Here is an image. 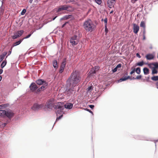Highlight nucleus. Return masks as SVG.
I'll return each mask as SVG.
<instances>
[{"label":"nucleus","instance_id":"1","mask_svg":"<svg viewBox=\"0 0 158 158\" xmlns=\"http://www.w3.org/2000/svg\"><path fill=\"white\" fill-rule=\"evenodd\" d=\"M81 80L79 72L75 71L72 73L67 81V82L69 84L70 86L74 87L79 84Z\"/></svg>","mask_w":158,"mask_h":158},{"label":"nucleus","instance_id":"2","mask_svg":"<svg viewBox=\"0 0 158 158\" xmlns=\"http://www.w3.org/2000/svg\"><path fill=\"white\" fill-rule=\"evenodd\" d=\"M83 27L86 31L90 32L94 30L96 27L92 21L89 19H87L84 22Z\"/></svg>","mask_w":158,"mask_h":158},{"label":"nucleus","instance_id":"3","mask_svg":"<svg viewBox=\"0 0 158 158\" xmlns=\"http://www.w3.org/2000/svg\"><path fill=\"white\" fill-rule=\"evenodd\" d=\"M14 115V113L13 111L10 109L7 110H0V116L3 118L7 117L9 119H11Z\"/></svg>","mask_w":158,"mask_h":158},{"label":"nucleus","instance_id":"4","mask_svg":"<svg viewBox=\"0 0 158 158\" xmlns=\"http://www.w3.org/2000/svg\"><path fill=\"white\" fill-rule=\"evenodd\" d=\"M55 103V100L53 98H52L48 100L45 106L46 108L52 109L54 108Z\"/></svg>","mask_w":158,"mask_h":158},{"label":"nucleus","instance_id":"5","mask_svg":"<svg viewBox=\"0 0 158 158\" xmlns=\"http://www.w3.org/2000/svg\"><path fill=\"white\" fill-rule=\"evenodd\" d=\"M79 41V38L76 35L72 36L70 40V42L71 44L75 45L78 44Z\"/></svg>","mask_w":158,"mask_h":158},{"label":"nucleus","instance_id":"6","mask_svg":"<svg viewBox=\"0 0 158 158\" xmlns=\"http://www.w3.org/2000/svg\"><path fill=\"white\" fill-rule=\"evenodd\" d=\"M23 32L24 31L23 30L17 31L16 33H14V35L12 36V38L13 39H15L20 37L22 35Z\"/></svg>","mask_w":158,"mask_h":158},{"label":"nucleus","instance_id":"7","mask_svg":"<svg viewBox=\"0 0 158 158\" xmlns=\"http://www.w3.org/2000/svg\"><path fill=\"white\" fill-rule=\"evenodd\" d=\"M44 106V105L43 104L39 105L37 104H35L31 108V109L34 110H39L42 108Z\"/></svg>","mask_w":158,"mask_h":158},{"label":"nucleus","instance_id":"8","mask_svg":"<svg viewBox=\"0 0 158 158\" xmlns=\"http://www.w3.org/2000/svg\"><path fill=\"white\" fill-rule=\"evenodd\" d=\"M70 6L66 5H61L59 6L56 12H59L61 11L67 10Z\"/></svg>","mask_w":158,"mask_h":158},{"label":"nucleus","instance_id":"9","mask_svg":"<svg viewBox=\"0 0 158 158\" xmlns=\"http://www.w3.org/2000/svg\"><path fill=\"white\" fill-rule=\"evenodd\" d=\"M70 88L68 89H66L65 92V93L68 96H70L73 94V92L75 91L74 87L70 86Z\"/></svg>","mask_w":158,"mask_h":158},{"label":"nucleus","instance_id":"10","mask_svg":"<svg viewBox=\"0 0 158 158\" xmlns=\"http://www.w3.org/2000/svg\"><path fill=\"white\" fill-rule=\"evenodd\" d=\"M115 2V0H108L107 2V6L110 8H112L114 7Z\"/></svg>","mask_w":158,"mask_h":158},{"label":"nucleus","instance_id":"11","mask_svg":"<svg viewBox=\"0 0 158 158\" xmlns=\"http://www.w3.org/2000/svg\"><path fill=\"white\" fill-rule=\"evenodd\" d=\"M64 106V103L61 102H58L54 104V108L55 109H62Z\"/></svg>","mask_w":158,"mask_h":158},{"label":"nucleus","instance_id":"12","mask_svg":"<svg viewBox=\"0 0 158 158\" xmlns=\"http://www.w3.org/2000/svg\"><path fill=\"white\" fill-rule=\"evenodd\" d=\"M30 90L32 92L35 91L38 88L36 85L35 83H32L30 86Z\"/></svg>","mask_w":158,"mask_h":158},{"label":"nucleus","instance_id":"13","mask_svg":"<svg viewBox=\"0 0 158 158\" xmlns=\"http://www.w3.org/2000/svg\"><path fill=\"white\" fill-rule=\"evenodd\" d=\"M133 30L135 34H137L139 30V26L135 24H133Z\"/></svg>","mask_w":158,"mask_h":158},{"label":"nucleus","instance_id":"14","mask_svg":"<svg viewBox=\"0 0 158 158\" xmlns=\"http://www.w3.org/2000/svg\"><path fill=\"white\" fill-rule=\"evenodd\" d=\"M47 83H45L42 86L37 89V92H40L44 90L46 88V87L47 86Z\"/></svg>","mask_w":158,"mask_h":158},{"label":"nucleus","instance_id":"15","mask_svg":"<svg viewBox=\"0 0 158 158\" xmlns=\"http://www.w3.org/2000/svg\"><path fill=\"white\" fill-rule=\"evenodd\" d=\"M99 69V67L98 66H95L94 69H92L89 71V73L90 74H94L96 73V72Z\"/></svg>","mask_w":158,"mask_h":158},{"label":"nucleus","instance_id":"16","mask_svg":"<svg viewBox=\"0 0 158 158\" xmlns=\"http://www.w3.org/2000/svg\"><path fill=\"white\" fill-rule=\"evenodd\" d=\"M145 57L147 60H151L154 58V55L151 54H148L146 55Z\"/></svg>","mask_w":158,"mask_h":158},{"label":"nucleus","instance_id":"17","mask_svg":"<svg viewBox=\"0 0 158 158\" xmlns=\"http://www.w3.org/2000/svg\"><path fill=\"white\" fill-rule=\"evenodd\" d=\"M36 82L37 84L39 85H43L45 83H46L45 81L41 79H38L36 80Z\"/></svg>","mask_w":158,"mask_h":158},{"label":"nucleus","instance_id":"18","mask_svg":"<svg viewBox=\"0 0 158 158\" xmlns=\"http://www.w3.org/2000/svg\"><path fill=\"white\" fill-rule=\"evenodd\" d=\"M64 106L65 108L68 109H71L73 107V104L69 103L67 104H65Z\"/></svg>","mask_w":158,"mask_h":158},{"label":"nucleus","instance_id":"19","mask_svg":"<svg viewBox=\"0 0 158 158\" xmlns=\"http://www.w3.org/2000/svg\"><path fill=\"white\" fill-rule=\"evenodd\" d=\"M130 78V77L129 76H128L126 77H123L122 78H120L119 80H118V82H121L123 81H125L129 79Z\"/></svg>","mask_w":158,"mask_h":158},{"label":"nucleus","instance_id":"20","mask_svg":"<svg viewBox=\"0 0 158 158\" xmlns=\"http://www.w3.org/2000/svg\"><path fill=\"white\" fill-rule=\"evenodd\" d=\"M143 72L145 75H147L149 73V69L147 68H144L143 69Z\"/></svg>","mask_w":158,"mask_h":158},{"label":"nucleus","instance_id":"21","mask_svg":"<svg viewBox=\"0 0 158 158\" xmlns=\"http://www.w3.org/2000/svg\"><path fill=\"white\" fill-rule=\"evenodd\" d=\"M71 15H66L64 16L63 18H61L60 19L61 20H66L67 19L69 18H70Z\"/></svg>","mask_w":158,"mask_h":158},{"label":"nucleus","instance_id":"22","mask_svg":"<svg viewBox=\"0 0 158 158\" xmlns=\"http://www.w3.org/2000/svg\"><path fill=\"white\" fill-rule=\"evenodd\" d=\"M53 65L54 67L56 69L58 67L57 63L56 60H53Z\"/></svg>","mask_w":158,"mask_h":158},{"label":"nucleus","instance_id":"23","mask_svg":"<svg viewBox=\"0 0 158 158\" xmlns=\"http://www.w3.org/2000/svg\"><path fill=\"white\" fill-rule=\"evenodd\" d=\"M23 40V39H22L21 40H19V41H17L15 43L12 47L19 44L21 43L22 41Z\"/></svg>","mask_w":158,"mask_h":158},{"label":"nucleus","instance_id":"24","mask_svg":"<svg viewBox=\"0 0 158 158\" xmlns=\"http://www.w3.org/2000/svg\"><path fill=\"white\" fill-rule=\"evenodd\" d=\"M7 63V61L6 60H4L2 63L1 64V67L2 68H3L6 65Z\"/></svg>","mask_w":158,"mask_h":158},{"label":"nucleus","instance_id":"25","mask_svg":"<svg viewBox=\"0 0 158 158\" xmlns=\"http://www.w3.org/2000/svg\"><path fill=\"white\" fill-rule=\"evenodd\" d=\"M7 106V105L6 104H3L0 105V110L5 109Z\"/></svg>","mask_w":158,"mask_h":158},{"label":"nucleus","instance_id":"26","mask_svg":"<svg viewBox=\"0 0 158 158\" xmlns=\"http://www.w3.org/2000/svg\"><path fill=\"white\" fill-rule=\"evenodd\" d=\"M158 73V71L155 68H153L152 71V74H157Z\"/></svg>","mask_w":158,"mask_h":158},{"label":"nucleus","instance_id":"27","mask_svg":"<svg viewBox=\"0 0 158 158\" xmlns=\"http://www.w3.org/2000/svg\"><path fill=\"white\" fill-rule=\"evenodd\" d=\"M140 26L141 27L143 28L144 29L145 28V23L143 21H142L140 24Z\"/></svg>","mask_w":158,"mask_h":158},{"label":"nucleus","instance_id":"28","mask_svg":"<svg viewBox=\"0 0 158 158\" xmlns=\"http://www.w3.org/2000/svg\"><path fill=\"white\" fill-rule=\"evenodd\" d=\"M151 79L153 81H158V76H155L151 77Z\"/></svg>","mask_w":158,"mask_h":158},{"label":"nucleus","instance_id":"29","mask_svg":"<svg viewBox=\"0 0 158 158\" xmlns=\"http://www.w3.org/2000/svg\"><path fill=\"white\" fill-rule=\"evenodd\" d=\"M93 89V87L92 86H89L87 89V92L89 93H90L91 92Z\"/></svg>","mask_w":158,"mask_h":158},{"label":"nucleus","instance_id":"30","mask_svg":"<svg viewBox=\"0 0 158 158\" xmlns=\"http://www.w3.org/2000/svg\"><path fill=\"white\" fill-rule=\"evenodd\" d=\"M66 64V59H65L62 62L60 67L64 68Z\"/></svg>","mask_w":158,"mask_h":158},{"label":"nucleus","instance_id":"31","mask_svg":"<svg viewBox=\"0 0 158 158\" xmlns=\"http://www.w3.org/2000/svg\"><path fill=\"white\" fill-rule=\"evenodd\" d=\"M136 72L138 74L140 73V69L139 67L137 68L135 70Z\"/></svg>","mask_w":158,"mask_h":158},{"label":"nucleus","instance_id":"32","mask_svg":"<svg viewBox=\"0 0 158 158\" xmlns=\"http://www.w3.org/2000/svg\"><path fill=\"white\" fill-rule=\"evenodd\" d=\"M143 64H144V63H143V61H142L140 62H138L137 64V65L139 66H142L143 65Z\"/></svg>","mask_w":158,"mask_h":158},{"label":"nucleus","instance_id":"33","mask_svg":"<svg viewBox=\"0 0 158 158\" xmlns=\"http://www.w3.org/2000/svg\"><path fill=\"white\" fill-rule=\"evenodd\" d=\"M94 1L99 5L101 4L102 3L101 0H94Z\"/></svg>","mask_w":158,"mask_h":158},{"label":"nucleus","instance_id":"34","mask_svg":"<svg viewBox=\"0 0 158 158\" xmlns=\"http://www.w3.org/2000/svg\"><path fill=\"white\" fill-rule=\"evenodd\" d=\"M7 54V52H4L0 56H2V57L4 58L5 57V56Z\"/></svg>","mask_w":158,"mask_h":158},{"label":"nucleus","instance_id":"35","mask_svg":"<svg viewBox=\"0 0 158 158\" xmlns=\"http://www.w3.org/2000/svg\"><path fill=\"white\" fill-rule=\"evenodd\" d=\"M26 9H23L21 12V15H24L25 14V13L26 12Z\"/></svg>","mask_w":158,"mask_h":158},{"label":"nucleus","instance_id":"36","mask_svg":"<svg viewBox=\"0 0 158 158\" xmlns=\"http://www.w3.org/2000/svg\"><path fill=\"white\" fill-rule=\"evenodd\" d=\"M64 68L63 67H60V69L59 71V72L60 73H62L63 72L64 69Z\"/></svg>","mask_w":158,"mask_h":158},{"label":"nucleus","instance_id":"37","mask_svg":"<svg viewBox=\"0 0 158 158\" xmlns=\"http://www.w3.org/2000/svg\"><path fill=\"white\" fill-rule=\"evenodd\" d=\"M151 64H152L153 65H154L155 66V67L154 68H155L156 69L158 68V64H149V66Z\"/></svg>","mask_w":158,"mask_h":158},{"label":"nucleus","instance_id":"38","mask_svg":"<svg viewBox=\"0 0 158 158\" xmlns=\"http://www.w3.org/2000/svg\"><path fill=\"white\" fill-rule=\"evenodd\" d=\"M141 77H142L141 75H138L135 78V79H140L141 78Z\"/></svg>","mask_w":158,"mask_h":158},{"label":"nucleus","instance_id":"39","mask_svg":"<svg viewBox=\"0 0 158 158\" xmlns=\"http://www.w3.org/2000/svg\"><path fill=\"white\" fill-rule=\"evenodd\" d=\"M31 35V34H29L28 35H27V36H26L25 37L23 38V40L24 39L28 38L30 37V36Z\"/></svg>","mask_w":158,"mask_h":158},{"label":"nucleus","instance_id":"40","mask_svg":"<svg viewBox=\"0 0 158 158\" xmlns=\"http://www.w3.org/2000/svg\"><path fill=\"white\" fill-rule=\"evenodd\" d=\"M62 116H63V115H61L60 116H59L58 117H57L56 118V121H58L60 119L62 118Z\"/></svg>","mask_w":158,"mask_h":158},{"label":"nucleus","instance_id":"41","mask_svg":"<svg viewBox=\"0 0 158 158\" xmlns=\"http://www.w3.org/2000/svg\"><path fill=\"white\" fill-rule=\"evenodd\" d=\"M118 68L116 67L114 68L112 70V71L113 73H114L116 72Z\"/></svg>","mask_w":158,"mask_h":158},{"label":"nucleus","instance_id":"42","mask_svg":"<svg viewBox=\"0 0 158 158\" xmlns=\"http://www.w3.org/2000/svg\"><path fill=\"white\" fill-rule=\"evenodd\" d=\"M105 31L106 33H107L108 32V29L107 27V26L105 25Z\"/></svg>","mask_w":158,"mask_h":158},{"label":"nucleus","instance_id":"43","mask_svg":"<svg viewBox=\"0 0 158 158\" xmlns=\"http://www.w3.org/2000/svg\"><path fill=\"white\" fill-rule=\"evenodd\" d=\"M107 19L106 18L104 20V22L105 23V25H106V26H107Z\"/></svg>","mask_w":158,"mask_h":158},{"label":"nucleus","instance_id":"44","mask_svg":"<svg viewBox=\"0 0 158 158\" xmlns=\"http://www.w3.org/2000/svg\"><path fill=\"white\" fill-rule=\"evenodd\" d=\"M122 66V64H118L116 67L118 69V68H120Z\"/></svg>","mask_w":158,"mask_h":158},{"label":"nucleus","instance_id":"45","mask_svg":"<svg viewBox=\"0 0 158 158\" xmlns=\"http://www.w3.org/2000/svg\"><path fill=\"white\" fill-rule=\"evenodd\" d=\"M135 69H134L131 72H130V74H132L133 73H135Z\"/></svg>","mask_w":158,"mask_h":158},{"label":"nucleus","instance_id":"46","mask_svg":"<svg viewBox=\"0 0 158 158\" xmlns=\"http://www.w3.org/2000/svg\"><path fill=\"white\" fill-rule=\"evenodd\" d=\"M89 107L92 109H93L94 107V106L92 105H89Z\"/></svg>","mask_w":158,"mask_h":158},{"label":"nucleus","instance_id":"47","mask_svg":"<svg viewBox=\"0 0 158 158\" xmlns=\"http://www.w3.org/2000/svg\"><path fill=\"white\" fill-rule=\"evenodd\" d=\"M4 58L2 56H0V63L2 60Z\"/></svg>","mask_w":158,"mask_h":158},{"label":"nucleus","instance_id":"48","mask_svg":"<svg viewBox=\"0 0 158 158\" xmlns=\"http://www.w3.org/2000/svg\"><path fill=\"white\" fill-rule=\"evenodd\" d=\"M136 56L137 57H139V58H140L141 56L138 53H137L136 54Z\"/></svg>","mask_w":158,"mask_h":158},{"label":"nucleus","instance_id":"49","mask_svg":"<svg viewBox=\"0 0 158 158\" xmlns=\"http://www.w3.org/2000/svg\"><path fill=\"white\" fill-rule=\"evenodd\" d=\"M87 111L89 112L90 113L92 114H93V112L91 110L88 109H87Z\"/></svg>","mask_w":158,"mask_h":158},{"label":"nucleus","instance_id":"50","mask_svg":"<svg viewBox=\"0 0 158 158\" xmlns=\"http://www.w3.org/2000/svg\"><path fill=\"white\" fill-rule=\"evenodd\" d=\"M146 31L145 30V28L144 29V30L143 31V35H145Z\"/></svg>","mask_w":158,"mask_h":158},{"label":"nucleus","instance_id":"51","mask_svg":"<svg viewBox=\"0 0 158 158\" xmlns=\"http://www.w3.org/2000/svg\"><path fill=\"white\" fill-rule=\"evenodd\" d=\"M68 23V22H66L64 24H63L62 26V27L63 28V27H64L66 25V24Z\"/></svg>","mask_w":158,"mask_h":158},{"label":"nucleus","instance_id":"52","mask_svg":"<svg viewBox=\"0 0 158 158\" xmlns=\"http://www.w3.org/2000/svg\"><path fill=\"white\" fill-rule=\"evenodd\" d=\"M156 87L157 89H158V81L156 83Z\"/></svg>","mask_w":158,"mask_h":158},{"label":"nucleus","instance_id":"53","mask_svg":"<svg viewBox=\"0 0 158 158\" xmlns=\"http://www.w3.org/2000/svg\"><path fill=\"white\" fill-rule=\"evenodd\" d=\"M3 71V70L2 69H0V74L2 73Z\"/></svg>","mask_w":158,"mask_h":158},{"label":"nucleus","instance_id":"54","mask_svg":"<svg viewBox=\"0 0 158 158\" xmlns=\"http://www.w3.org/2000/svg\"><path fill=\"white\" fill-rule=\"evenodd\" d=\"M145 39H146L145 35H143V40H145Z\"/></svg>","mask_w":158,"mask_h":158},{"label":"nucleus","instance_id":"55","mask_svg":"<svg viewBox=\"0 0 158 158\" xmlns=\"http://www.w3.org/2000/svg\"><path fill=\"white\" fill-rule=\"evenodd\" d=\"M6 124H7L6 123H4L2 125H3V126H5L6 125Z\"/></svg>","mask_w":158,"mask_h":158},{"label":"nucleus","instance_id":"56","mask_svg":"<svg viewBox=\"0 0 158 158\" xmlns=\"http://www.w3.org/2000/svg\"><path fill=\"white\" fill-rule=\"evenodd\" d=\"M33 1V0H29V2L30 3H31Z\"/></svg>","mask_w":158,"mask_h":158},{"label":"nucleus","instance_id":"57","mask_svg":"<svg viewBox=\"0 0 158 158\" xmlns=\"http://www.w3.org/2000/svg\"><path fill=\"white\" fill-rule=\"evenodd\" d=\"M2 79V77L0 75V81H1Z\"/></svg>","mask_w":158,"mask_h":158},{"label":"nucleus","instance_id":"58","mask_svg":"<svg viewBox=\"0 0 158 158\" xmlns=\"http://www.w3.org/2000/svg\"><path fill=\"white\" fill-rule=\"evenodd\" d=\"M57 17V16H56L53 19V20H54Z\"/></svg>","mask_w":158,"mask_h":158},{"label":"nucleus","instance_id":"59","mask_svg":"<svg viewBox=\"0 0 158 158\" xmlns=\"http://www.w3.org/2000/svg\"><path fill=\"white\" fill-rule=\"evenodd\" d=\"M11 53V51H9L8 54V55H10V54Z\"/></svg>","mask_w":158,"mask_h":158},{"label":"nucleus","instance_id":"60","mask_svg":"<svg viewBox=\"0 0 158 158\" xmlns=\"http://www.w3.org/2000/svg\"><path fill=\"white\" fill-rule=\"evenodd\" d=\"M113 10H112L111 11V12H110V14H111V13H113Z\"/></svg>","mask_w":158,"mask_h":158},{"label":"nucleus","instance_id":"61","mask_svg":"<svg viewBox=\"0 0 158 158\" xmlns=\"http://www.w3.org/2000/svg\"><path fill=\"white\" fill-rule=\"evenodd\" d=\"M33 33V32H32V31H31V33H30V34H31V35Z\"/></svg>","mask_w":158,"mask_h":158},{"label":"nucleus","instance_id":"62","mask_svg":"<svg viewBox=\"0 0 158 158\" xmlns=\"http://www.w3.org/2000/svg\"><path fill=\"white\" fill-rule=\"evenodd\" d=\"M132 79H135V78L134 77H133V78H132Z\"/></svg>","mask_w":158,"mask_h":158},{"label":"nucleus","instance_id":"63","mask_svg":"<svg viewBox=\"0 0 158 158\" xmlns=\"http://www.w3.org/2000/svg\"><path fill=\"white\" fill-rule=\"evenodd\" d=\"M125 74H126V75H128V73H127H127H126Z\"/></svg>","mask_w":158,"mask_h":158}]
</instances>
